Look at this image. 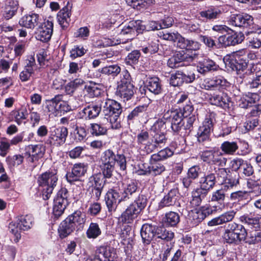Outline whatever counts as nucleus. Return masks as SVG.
Masks as SVG:
<instances>
[{"instance_id": "f257e3e1", "label": "nucleus", "mask_w": 261, "mask_h": 261, "mask_svg": "<svg viewBox=\"0 0 261 261\" xmlns=\"http://www.w3.org/2000/svg\"><path fill=\"white\" fill-rule=\"evenodd\" d=\"M123 186L128 199L134 201L122 214L121 221L125 223H132L146 206L148 200L145 195L140 194V188L136 181L130 180L123 184Z\"/></svg>"}, {"instance_id": "f03ea898", "label": "nucleus", "mask_w": 261, "mask_h": 261, "mask_svg": "<svg viewBox=\"0 0 261 261\" xmlns=\"http://www.w3.org/2000/svg\"><path fill=\"white\" fill-rule=\"evenodd\" d=\"M185 119L183 114L181 113V108L169 110L164 114L162 119L158 121L153 126L155 128L157 126H162L165 123L164 120H169L171 122V127L174 132L182 133L184 128Z\"/></svg>"}, {"instance_id": "7ed1b4c3", "label": "nucleus", "mask_w": 261, "mask_h": 261, "mask_svg": "<svg viewBox=\"0 0 261 261\" xmlns=\"http://www.w3.org/2000/svg\"><path fill=\"white\" fill-rule=\"evenodd\" d=\"M102 112L105 116H108L113 129H119L121 127V118L122 108L119 103L112 99H107L103 105Z\"/></svg>"}, {"instance_id": "20e7f679", "label": "nucleus", "mask_w": 261, "mask_h": 261, "mask_svg": "<svg viewBox=\"0 0 261 261\" xmlns=\"http://www.w3.org/2000/svg\"><path fill=\"white\" fill-rule=\"evenodd\" d=\"M246 52L244 49L237 51L227 55L224 58L226 64H227L233 70L236 71L238 74L245 71L248 66Z\"/></svg>"}, {"instance_id": "39448f33", "label": "nucleus", "mask_w": 261, "mask_h": 261, "mask_svg": "<svg viewBox=\"0 0 261 261\" xmlns=\"http://www.w3.org/2000/svg\"><path fill=\"white\" fill-rule=\"evenodd\" d=\"M57 181L56 174L53 172H46L39 176L38 182L39 185L43 188L42 195L44 200L49 198Z\"/></svg>"}, {"instance_id": "423d86ee", "label": "nucleus", "mask_w": 261, "mask_h": 261, "mask_svg": "<svg viewBox=\"0 0 261 261\" xmlns=\"http://www.w3.org/2000/svg\"><path fill=\"white\" fill-rule=\"evenodd\" d=\"M122 77L117 90V95L124 100L132 98L134 94V86L129 73L127 71L122 72Z\"/></svg>"}, {"instance_id": "0eeeda50", "label": "nucleus", "mask_w": 261, "mask_h": 261, "mask_svg": "<svg viewBox=\"0 0 261 261\" xmlns=\"http://www.w3.org/2000/svg\"><path fill=\"white\" fill-rule=\"evenodd\" d=\"M33 218L32 216L27 215L18 218L16 223H11L9 226L10 231L13 233L16 239L14 241L17 242L21 238L20 230H28L32 226Z\"/></svg>"}, {"instance_id": "6e6552de", "label": "nucleus", "mask_w": 261, "mask_h": 261, "mask_svg": "<svg viewBox=\"0 0 261 261\" xmlns=\"http://www.w3.org/2000/svg\"><path fill=\"white\" fill-rule=\"evenodd\" d=\"M213 126L212 120L206 118L203 121L202 125L199 127L197 134L198 142L207 148H210L211 143L210 136L213 130Z\"/></svg>"}, {"instance_id": "1a4fd4ad", "label": "nucleus", "mask_w": 261, "mask_h": 261, "mask_svg": "<svg viewBox=\"0 0 261 261\" xmlns=\"http://www.w3.org/2000/svg\"><path fill=\"white\" fill-rule=\"evenodd\" d=\"M101 163L111 164L115 166L117 165L121 170H125L126 168V161L125 155L123 154H115L113 150L108 149L102 154L100 159Z\"/></svg>"}, {"instance_id": "9d476101", "label": "nucleus", "mask_w": 261, "mask_h": 261, "mask_svg": "<svg viewBox=\"0 0 261 261\" xmlns=\"http://www.w3.org/2000/svg\"><path fill=\"white\" fill-rule=\"evenodd\" d=\"M68 133L67 128L64 126L53 127L49 132L46 143L56 146H61L65 142Z\"/></svg>"}, {"instance_id": "9b49d317", "label": "nucleus", "mask_w": 261, "mask_h": 261, "mask_svg": "<svg viewBox=\"0 0 261 261\" xmlns=\"http://www.w3.org/2000/svg\"><path fill=\"white\" fill-rule=\"evenodd\" d=\"M117 258L115 249L101 246L96 249L94 257H88L86 261H116Z\"/></svg>"}, {"instance_id": "f8f14e48", "label": "nucleus", "mask_w": 261, "mask_h": 261, "mask_svg": "<svg viewBox=\"0 0 261 261\" xmlns=\"http://www.w3.org/2000/svg\"><path fill=\"white\" fill-rule=\"evenodd\" d=\"M245 36L243 33L236 32L229 29L224 34L218 38L219 42L224 46L235 45L242 43Z\"/></svg>"}, {"instance_id": "ddd939ff", "label": "nucleus", "mask_w": 261, "mask_h": 261, "mask_svg": "<svg viewBox=\"0 0 261 261\" xmlns=\"http://www.w3.org/2000/svg\"><path fill=\"white\" fill-rule=\"evenodd\" d=\"M213 210L208 207H202L191 210L189 213V220L192 226H196L206 217L213 213Z\"/></svg>"}, {"instance_id": "4468645a", "label": "nucleus", "mask_w": 261, "mask_h": 261, "mask_svg": "<svg viewBox=\"0 0 261 261\" xmlns=\"http://www.w3.org/2000/svg\"><path fill=\"white\" fill-rule=\"evenodd\" d=\"M217 182V177L215 173L213 172V167L208 166L203 176L200 179L199 187L209 192L215 186Z\"/></svg>"}, {"instance_id": "2eb2a0df", "label": "nucleus", "mask_w": 261, "mask_h": 261, "mask_svg": "<svg viewBox=\"0 0 261 261\" xmlns=\"http://www.w3.org/2000/svg\"><path fill=\"white\" fill-rule=\"evenodd\" d=\"M87 170V166L84 163L75 164L72 167L71 172H68L66 177L70 184L74 182H81L80 178L84 175Z\"/></svg>"}, {"instance_id": "dca6fc26", "label": "nucleus", "mask_w": 261, "mask_h": 261, "mask_svg": "<svg viewBox=\"0 0 261 261\" xmlns=\"http://www.w3.org/2000/svg\"><path fill=\"white\" fill-rule=\"evenodd\" d=\"M195 79V75L194 73H190L186 74L182 71H177L171 75L170 84L174 87L180 86L184 82L190 83Z\"/></svg>"}, {"instance_id": "f3484780", "label": "nucleus", "mask_w": 261, "mask_h": 261, "mask_svg": "<svg viewBox=\"0 0 261 261\" xmlns=\"http://www.w3.org/2000/svg\"><path fill=\"white\" fill-rule=\"evenodd\" d=\"M53 26V22L51 21L47 20L44 22L43 24L39 28L36 33V38L42 42L49 40L52 35Z\"/></svg>"}, {"instance_id": "a211bd4d", "label": "nucleus", "mask_w": 261, "mask_h": 261, "mask_svg": "<svg viewBox=\"0 0 261 261\" xmlns=\"http://www.w3.org/2000/svg\"><path fill=\"white\" fill-rule=\"evenodd\" d=\"M209 100L212 105L224 108L229 107L228 102L230 101V98L223 92V90H218V92L211 94Z\"/></svg>"}, {"instance_id": "6ab92c4d", "label": "nucleus", "mask_w": 261, "mask_h": 261, "mask_svg": "<svg viewBox=\"0 0 261 261\" xmlns=\"http://www.w3.org/2000/svg\"><path fill=\"white\" fill-rule=\"evenodd\" d=\"M28 160L31 163H35L42 159L45 152V147L42 144L30 145L28 146Z\"/></svg>"}, {"instance_id": "aec40b11", "label": "nucleus", "mask_w": 261, "mask_h": 261, "mask_svg": "<svg viewBox=\"0 0 261 261\" xmlns=\"http://www.w3.org/2000/svg\"><path fill=\"white\" fill-rule=\"evenodd\" d=\"M155 225L146 223L142 225L141 229V236L142 242L145 245H149L153 240H155Z\"/></svg>"}, {"instance_id": "412c9836", "label": "nucleus", "mask_w": 261, "mask_h": 261, "mask_svg": "<svg viewBox=\"0 0 261 261\" xmlns=\"http://www.w3.org/2000/svg\"><path fill=\"white\" fill-rule=\"evenodd\" d=\"M253 17L246 13L232 15L231 22L239 27L247 28L253 23Z\"/></svg>"}, {"instance_id": "4be33fe9", "label": "nucleus", "mask_w": 261, "mask_h": 261, "mask_svg": "<svg viewBox=\"0 0 261 261\" xmlns=\"http://www.w3.org/2000/svg\"><path fill=\"white\" fill-rule=\"evenodd\" d=\"M144 29V26L142 24L141 20H132L122 29L119 35L121 36L126 34L135 36L137 33Z\"/></svg>"}, {"instance_id": "5701e85b", "label": "nucleus", "mask_w": 261, "mask_h": 261, "mask_svg": "<svg viewBox=\"0 0 261 261\" xmlns=\"http://www.w3.org/2000/svg\"><path fill=\"white\" fill-rule=\"evenodd\" d=\"M101 110L100 106L97 105H90L84 108L79 114L81 118L89 120L97 117Z\"/></svg>"}, {"instance_id": "b1692460", "label": "nucleus", "mask_w": 261, "mask_h": 261, "mask_svg": "<svg viewBox=\"0 0 261 261\" xmlns=\"http://www.w3.org/2000/svg\"><path fill=\"white\" fill-rule=\"evenodd\" d=\"M208 192L199 187L192 192V199L190 201L191 205L193 207L199 206L203 201L206 200Z\"/></svg>"}, {"instance_id": "393cba45", "label": "nucleus", "mask_w": 261, "mask_h": 261, "mask_svg": "<svg viewBox=\"0 0 261 261\" xmlns=\"http://www.w3.org/2000/svg\"><path fill=\"white\" fill-rule=\"evenodd\" d=\"M240 220L249 228L256 231L261 229V216L250 217L244 215L241 217Z\"/></svg>"}, {"instance_id": "a878e982", "label": "nucleus", "mask_w": 261, "mask_h": 261, "mask_svg": "<svg viewBox=\"0 0 261 261\" xmlns=\"http://www.w3.org/2000/svg\"><path fill=\"white\" fill-rule=\"evenodd\" d=\"M72 6L68 2L66 6L62 8L57 14V18L59 24L62 28H66L70 20V11Z\"/></svg>"}, {"instance_id": "bb28decb", "label": "nucleus", "mask_w": 261, "mask_h": 261, "mask_svg": "<svg viewBox=\"0 0 261 261\" xmlns=\"http://www.w3.org/2000/svg\"><path fill=\"white\" fill-rule=\"evenodd\" d=\"M246 40L249 46L252 48H259L261 47V29L257 31L248 32L246 34Z\"/></svg>"}, {"instance_id": "cd10ccee", "label": "nucleus", "mask_w": 261, "mask_h": 261, "mask_svg": "<svg viewBox=\"0 0 261 261\" xmlns=\"http://www.w3.org/2000/svg\"><path fill=\"white\" fill-rule=\"evenodd\" d=\"M178 191L173 189L166 195L159 203V207L162 208L165 207L174 205L178 199Z\"/></svg>"}, {"instance_id": "c85d7f7f", "label": "nucleus", "mask_w": 261, "mask_h": 261, "mask_svg": "<svg viewBox=\"0 0 261 261\" xmlns=\"http://www.w3.org/2000/svg\"><path fill=\"white\" fill-rule=\"evenodd\" d=\"M39 15L33 13L22 17L19 21L20 25L28 29H34L39 23Z\"/></svg>"}, {"instance_id": "c756f323", "label": "nucleus", "mask_w": 261, "mask_h": 261, "mask_svg": "<svg viewBox=\"0 0 261 261\" xmlns=\"http://www.w3.org/2000/svg\"><path fill=\"white\" fill-rule=\"evenodd\" d=\"M224 189L216 190L212 193L210 201L212 202H217L218 205L215 206V211L221 210L224 205L225 193Z\"/></svg>"}, {"instance_id": "7c9ffc66", "label": "nucleus", "mask_w": 261, "mask_h": 261, "mask_svg": "<svg viewBox=\"0 0 261 261\" xmlns=\"http://www.w3.org/2000/svg\"><path fill=\"white\" fill-rule=\"evenodd\" d=\"M67 218L69 222L74 224L75 227L76 226L81 228L83 227L86 222V215L84 212L76 211L69 215Z\"/></svg>"}, {"instance_id": "2f4dec72", "label": "nucleus", "mask_w": 261, "mask_h": 261, "mask_svg": "<svg viewBox=\"0 0 261 261\" xmlns=\"http://www.w3.org/2000/svg\"><path fill=\"white\" fill-rule=\"evenodd\" d=\"M63 95H56L54 98L46 100V108L48 112H50L51 114L56 116L58 114L59 104L62 101Z\"/></svg>"}, {"instance_id": "473e14b6", "label": "nucleus", "mask_w": 261, "mask_h": 261, "mask_svg": "<svg viewBox=\"0 0 261 261\" xmlns=\"http://www.w3.org/2000/svg\"><path fill=\"white\" fill-rule=\"evenodd\" d=\"M18 2L14 0H7L4 9L3 16L7 20L14 16L18 9Z\"/></svg>"}, {"instance_id": "72a5a7b5", "label": "nucleus", "mask_w": 261, "mask_h": 261, "mask_svg": "<svg viewBox=\"0 0 261 261\" xmlns=\"http://www.w3.org/2000/svg\"><path fill=\"white\" fill-rule=\"evenodd\" d=\"M218 67V65L213 60L204 58L199 62V65L197 66V71L199 73L204 74L210 71L216 70Z\"/></svg>"}, {"instance_id": "f704fd0d", "label": "nucleus", "mask_w": 261, "mask_h": 261, "mask_svg": "<svg viewBox=\"0 0 261 261\" xmlns=\"http://www.w3.org/2000/svg\"><path fill=\"white\" fill-rule=\"evenodd\" d=\"M177 46L181 49L196 51L199 49L200 44L198 41L186 39L180 35Z\"/></svg>"}, {"instance_id": "c9c22d12", "label": "nucleus", "mask_w": 261, "mask_h": 261, "mask_svg": "<svg viewBox=\"0 0 261 261\" xmlns=\"http://www.w3.org/2000/svg\"><path fill=\"white\" fill-rule=\"evenodd\" d=\"M166 170V167L161 163L149 164L148 168L143 170L142 175H151L153 176H156L161 175Z\"/></svg>"}, {"instance_id": "e433bc0d", "label": "nucleus", "mask_w": 261, "mask_h": 261, "mask_svg": "<svg viewBox=\"0 0 261 261\" xmlns=\"http://www.w3.org/2000/svg\"><path fill=\"white\" fill-rule=\"evenodd\" d=\"M239 175L236 173L231 172L223 181L224 190H232L234 187L239 185Z\"/></svg>"}, {"instance_id": "4c0bfd02", "label": "nucleus", "mask_w": 261, "mask_h": 261, "mask_svg": "<svg viewBox=\"0 0 261 261\" xmlns=\"http://www.w3.org/2000/svg\"><path fill=\"white\" fill-rule=\"evenodd\" d=\"M146 86L148 89L154 94H160L162 91L161 81L158 77H149L146 81Z\"/></svg>"}, {"instance_id": "58836bf2", "label": "nucleus", "mask_w": 261, "mask_h": 261, "mask_svg": "<svg viewBox=\"0 0 261 261\" xmlns=\"http://www.w3.org/2000/svg\"><path fill=\"white\" fill-rule=\"evenodd\" d=\"M74 224L66 218L60 225L58 232L61 238H65L75 230Z\"/></svg>"}, {"instance_id": "ea45409f", "label": "nucleus", "mask_w": 261, "mask_h": 261, "mask_svg": "<svg viewBox=\"0 0 261 261\" xmlns=\"http://www.w3.org/2000/svg\"><path fill=\"white\" fill-rule=\"evenodd\" d=\"M228 83L222 77H215L208 80L206 82L207 87L209 88H215L218 90H223L227 86Z\"/></svg>"}, {"instance_id": "a19ab883", "label": "nucleus", "mask_w": 261, "mask_h": 261, "mask_svg": "<svg viewBox=\"0 0 261 261\" xmlns=\"http://www.w3.org/2000/svg\"><path fill=\"white\" fill-rule=\"evenodd\" d=\"M227 159L223 155V153L219 149H214L209 163L223 167L225 166Z\"/></svg>"}, {"instance_id": "79ce46f5", "label": "nucleus", "mask_w": 261, "mask_h": 261, "mask_svg": "<svg viewBox=\"0 0 261 261\" xmlns=\"http://www.w3.org/2000/svg\"><path fill=\"white\" fill-rule=\"evenodd\" d=\"M155 241L160 239L166 241H170L174 238V233L171 231L166 230L164 227L155 226Z\"/></svg>"}, {"instance_id": "37998d69", "label": "nucleus", "mask_w": 261, "mask_h": 261, "mask_svg": "<svg viewBox=\"0 0 261 261\" xmlns=\"http://www.w3.org/2000/svg\"><path fill=\"white\" fill-rule=\"evenodd\" d=\"M62 202L54 200V205L53 207V216L55 218L58 219L63 214L65 209L69 204V202L61 200Z\"/></svg>"}, {"instance_id": "c03bdc74", "label": "nucleus", "mask_w": 261, "mask_h": 261, "mask_svg": "<svg viewBox=\"0 0 261 261\" xmlns=\"http://www.w3.org/2000/svg\"><path fill=\"white\" fill-rule=\"evenodd\" d=\"M163 220L166 225L175 226L179 223L180 217L177 213L171 211L166 214Z\"/></svg>"}, {"instance_id": "a18cd8bd", "label": "nucleus", "mask_w": 261, "mask_h": 261, "mask_svg": "<svg viewBox=\"0 0 261 261\" xmlns=\"http://www.w3.org/2000/svg\"><path fill=\"white\" fill-rule=\"evenodd\" d=\"M179 64L181 62L191 63L197 56L195 53L190 54L188 51L185 52L184 50L177 52L174 55Z\"/></svg>"}, {"instance_id": "49530a36", "label": "nucleus", "mask_w": 261, "mask_h": 261, "mask_svg": "<svg viewBox=\"0 0 261 261\" xmlns=\"http://www.w3.org/2000/svg\"><path fill=\"white\" fill-rule=\"evenodd\" d=\"M221 149L225 154L232 155L238 149V145L236 142L225 141L221 145Z\"/></svg>"}, {"instance_id": "de8ad7c7", "label": "nucleus", "mask_w": 261, "mask_h": 261, "mask_svg": "<svg viewBox=\"0 0 261 261\" xmlns=\"http://www.w3.org/2000/svg\"><path fill=\"white\" fill-rule=\"evenodd\" d=\"M110 192L111 193L109 195L111 197L113 198L114 199H116L118 202H120L122 201H126L128 199L127 196L125 193L124 188L123 189H117V188L111 189Z\"/></svg>"}, {"instance_id": "09e8293b", "label": "nucleus", "mask_w": 261, "mask_h": 261, "mask_svg": "<svg viewBox=\"0 0 261 261\" xmlns=\"http://www.w3.org/2000/svg\"><path fill=\"white\" fill-rule=\"evenodd\" d=\"M221 14V11L216 9L210 8L205 11H202L200 12V15L201 17L206 20H213L219 17Z\"/></svg>"}, {"instance_id": "8fccbe9b", "label": "nucleus", "mask_w": 261, "mask_h": 261, "mask_svg": "<svg viewBox=\"0 0 261 261\" xmlns=\"http://www.w3.org/2000/svg\"><path fill=\"white\" fill-rule=\"evenodd\" d=\"M101 234V230L96 223H91L87 230V237L89 239H95Z\"/></svg>"}, {"instance_id": "3c124183", "label": "nucleus", "mask_w": 261, "mask_h": 261, "mask_svg": "<svg viewBox=\"0 0 261 261\" xmlns=\"http://www.w3.org/2000/svg\"><path fill=\"white\" fill-rule=\"evenodd\" d=\"M120 71L121 68L118 65H112L102 68L100 72L106 75L116 76L120 72Z\"/></svg>"}, {"instance_id": "603ef678", "label": "nucleus", "mask_w": 261, "mask_h": 261, "mask_svg": "<svg viewBox=\"0 0 261 261\" xmlns=\"http://www.w3.org/2000/svg\"><path fill=\"white\" fill-rule=\"evenodd\" d=\"M90 133L93 136H99L106 135L107 133L106 127L98 123H91L90 126Z\"/></svg>"}, {"instance_id": "864d4df0", "label": "nucleus", "mask_w": 261, "mask_h": 261, "mask_svg": "<svg viewBox=\"0 0 261 261\" xmlns=\"http://www.w3.org/2000/svg\"><path fill=\"white\" fill-rule=\"evenodd\" d=\"M160 37L163 39L172 41L174 42H177V46L178 44V40L180 37V34L178 33H169L167 31H163L160 33Z\"/></svg>"}, {"instance_id": "5fc2aeb1", "label": "nucleus", "mask_w": 261, "mask_h": 261, "mask_svg": "<svg viewBox=\"0 0 261 261\" xmlns=\"http://www.w3.org/2000/svg\"><path fill=\"white\" fill-rule=\"evenodd\" d=\"M146 107L145 106H139L136 107L129 114L127 115L128 121H133L137 117L142 114L146 111Z\"/></svg>"}, {"instance_id": "6e6d98bb", "label": "nucleus", "mask_w": 261, "mask_h": 261, "mask_svg": "<svg viewBox=\"0 0 261 261\" xmlns=\"http://www.w3.org/2000/svg\"><path fill=\"white\" fill-rule=\"evenodd\" d=\"M100 167L105 177L109 178L112 177L115 166L101 163Z\"/></svg>"}, {"instance_id": "4d7b16f0", "label": "nucleus", "mask_w": 261, "mask_h": 261, "mask_svg": "<svg viewBox=\"0 0 261 261\" xmlns=\"http://www.w3.org/2000/svg\"><path fill=\"white\" fill-rule=\"evenodd\" d=\"M151 140L152 143H155L159 148H161L166 144L167 139L163 133H158L153 136Z\"/></svg>"}, {"instance_id": "13d9d810", "label": "nucleus", "mask_w": 261, "mask_h": 261, "mask_svg": "<svg viewBox=\"0 0 261 261\" xmlns=\"http://www.w3.org/2000/svg\"><path fill=\"white\" fill-rule=\"evenodd\" d=\"M213 171L215 173L217 180H219L220 179H222L223 181L231 172L229 169L224 168H218L217 169L215 167L213 169Z\"/></svg>"}, {"instance_id": "bf43d9fd", "label": "nucleus", "mask_w": 261, "mask_h": 261, "mask_svg": "<svg viewBox=\"0 0 261 261\" xmlns=\"http://www.w3.org/2000/svg\"><path fill=\"white\" fill-rule=\"evenodd\" d=\"M85 89L91 97H97L101 94V89L95 84L86 86Z\"/></svg>"}, {"instance_id": "052dcab7", "label": "nucleus", "mask_w": 261, "mask_h": 261, "mask_svg": "<svg viewBox=\"0 0 261 261\" xmlns=\"http://www.w3.org/2000/svg\"><path fill=\"white\" fill-rule=\"evenodd\" d=\"M90 181L92 182V188L102 191L104 187V182L98 175H94L90 178Z\"/></svg>"}, {"instance_id": "680f3d73", "label": "nucleus", "mask_w": 261, "mask_h": 261, "mask_svg": "<svg viewBox=\"0 0 261 261\" xmlns=\"http://www.w3.org/2000/svg\"><path fill=\"white\" fill-rule=\"evenodd\" d=\"M159 50V44L157 41H151L148 43V46L142 48V51L146 54H153L158 52Z\"/></svg>"}, {"instance_id": "e2e57ef3", "label": "nucleus", "mask_w": 261, "mask_h": 261, "mask_svg": "<svg viewBox=\"0 0 261 261\" xmlns=\"http://www.w3.org/2000/svg\"><path fill=\"white\" fill-rule=\"evenodd\" d=\"M246 242L249 245L261 243V231L255 233L250 232Z\"/></svg>"}, {"instance_id": "0e129e2a", "label": "nucleus", "mask_w": 261, "mask_h": 261, "mask_svg": "<svg viewBox=\"0 0 261 261\" xmlns=\"http://www.w3.org/2000/svg\"><path fill=\"white\" fill-rule=\"evenodd\" d=\"M248 194L247 192L238 191L232 192L230 196V199L232 201H240L247 198Z\"/></svg>"}, {"instance_id": "69168bd1", "label": "nucleus", "mask_w": 261, "mask_h": 261, "mask_svg": "<svg viewBox=\"0 0 261 261\" xmlns=\"http://www.w3.org/2000/svg\"><path fill=\"white\" fill-rule=\"evenodd\" d=\"M110 194H111V193L109 191L106 198V203L109 211L110 212L114 211L117 207V203H119L116 199H114V197H111V196H109Z\"/></svg>"}, {"instance_id": "338daca9", "label": "nucleus", "mask_w": 261, "mask_h": 261, "mask_svg": "<svg viewBox=\"0 0 261 261\" xmlns=\"http://www.w3.org/2000/svg\"><path fill=\"white\" fill-rule=\"evenodd\" d=\"M223 238L228 243H237L240 242L234 233L230 232L228 230H225Z\"/></svg>"}, {"instance_id": "774afa93", "label": "nucleus", "mask_w": 261, "mask_h": 261, "mask_svg": "<svg viewBox=\"0 0 261 261\" xmlns=\"http://www.w3.org/2000/svg\"><path fill=\"white\" fill-rule=\"evenodd\" d=\"M234 233L239 242L247 240V232L243 225H242L240 228H237Z\"/></svg>"}]
</instances>
